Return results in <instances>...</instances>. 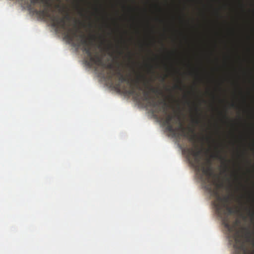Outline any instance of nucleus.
Returning a JSON list of instances; mask_svg holds the SVG:
<instances>
[{
	"label": "nucleus",
	"instance_id": "obj_5",
	"mask_svg": "<svg viewBox=\"0 0 254 254\" xmlns=\"http://www.w3.org/2000/svg\"><path fill=\"white\" fill-rule=\"evenodd\" d=\"M54 24H52V26L57 28H60L64 30L65 31V38L68 39L70 42H73L75 39H76V41L74 43V46L78 47L77 43L80 42L82 39L80 37L81 34L79 35L77 34V32L79 31V28L75 27V28H70L69 22L71 20V16L68 13H66V14L62 17H60L59 15L56 14ZM83 35H84L83 34Z\"/></svg>",
	"mask_w": 254,
	"mask_h": 254
},
{
	"label": "nucleus",
	"instance_id": "obj_8",
	"mask_svg": "<svg viewBox=\"0 0 254 254\" xmlns=\"http://www.w3.org/2000/svg\"><path fill=\"white\" fill-rule=\"evenodd\" d=\"M44 5V8L43 9L40 10L38 11V14L42 15L43 17L49 18L51 22L52 25L54 24V17H55V15L54 14H52L49 11V8L51 7V5L50 6H47L46 5Z\"/></svg>",
	"mask_w": 254,
	"mask_h": 254
},
{
	"label": "nucleus",
	"instance_id": "obj_2",
	"mask_svg": "<svg viewBox=\"0 0 254 254\" xmlns=\"http://www.w3.org/2000/svg\"><path fill=\"white\" fill-rule=\"evenodd\" d=\"M82 38L80 42H78V47L82 46V50L87 55V59L86 63L89 66L93 65L101 66L104 69L107 68L108 70L106 75V78L110 81H112L115 76L116 71L118 68H120L119 64L116 67H114L113 64H106L104 63L103 58L100 56L97 53L94 54L92 51V41L95 39L94 36H91L89 39H87L85 36L81 35Z\"/></svg>",
	"mask_w": 254,
	"mask_h": 254
},
{
	"label": "nucleus",
	"instance_id": "obj_1",
	"mask_svg": "<svg viewBox=\"0 0 254 254\" xmlns=\"http://www.w3.org/2000/svg\"><path fill=\"white\" fill-rule=\"evenodd\" d=\"M206 189L212 192L215 197L213 205L217 215L222 220L223 225L229 233L228 235L229 240L233 244L235 249L234 254H248L243 240L244 236L243 232H245V237L248 241L250 240L251 234L247 228H243L241 230H238L237 228L238 224L237 221L232 224L231 223L229 216L233 213L234 210L233 208L229 206L231 200L230 196L220 195L217 188L212 190L211 184L207 185Z\"/></svg>",
	"mask_w": 254,
	"mask_h": 254
},
{
	"label": "nucleus",
	"instance_id": "obj_20",
	"mask_svg": "<svg viewBox=\"0 0 254 254\" xmlns=\"http://www.w3.org/2000/svg\"><path fill=\"white\" fill-rule=\"evenodd\" d=\"M224 117L225 118H227V115H226V114H225L224 115Z\"/></svg>",
	"mask_w": 254,
	"mask_h": 254
},
{
	"label": "nucleus",
	"instance_id": "obj_15",
	"mask_svg": "<svg viewBox=\"0 0 254 254\" xmlns=\"http://www.w3.org/2000/svg\"><path fill=\"white\" fill-rule=\"evenodd\" d=\"M116 52L119 55H122L123 54V51L121 50H117Z\"/></svg>",
	"mask_w": 254,
	"mask_h": 254
},
{
	"label": "nucleus",
	"instance_id": "obj_22",
	"mask_svg": "<svg viewBox=\"0 0 254 254\" xmlns=\"http://www.w3.org/2000/svg\"><path fill=\"white\" fill-rule=\"evenodd\" d=\"M80 15H83V14H82V12H80Z\"/></svg>",
	"mask_w": 254,
	"mask_h": 254
},
{
	"label": "nucleus",
	"instance_id": "obj_17",
	"mask_svg": "<svg viewBox=\"0 0 254 254\" xmlns=\"http://www.w3.org/2000/svg\"><path fill=\"white\" fill-rule=\"evenodd\" d=\"M161 111L160 109H157L156 110V113H158Z\"/></svg>",
	"mask_w": 254,
	"mask_h": 254
},
{
	"label": "nucleus",
	"instance_id": "obj_3",
	"mask_svg": "<svg viewBox=\"0 0 254 254\" xmlns=\"http://www.w3.org/2000/svg\"><path fill=\"white\" fill-rule=\"evenodd\" d=\"M186 151L187 158L192 167L197 173L202 172V174L199 177L202 182L209 181L210 177H215L211 167V160L207 159L205 162L201 161L202 150L199 149L197 145H195L194 147L187 148Z\"/></svg>",
	"mask_w": 254,
	"mask_h": 254
},
{
	"label": "nucleus",
	"instance_id": "obj_6",
	"mask_svg": "<svg viewBox=\"0 0 254 254\" xmlns=\"http://www.w3.org/2000/svg\"><path fill=\"white\" fill-rule=\"evenodd\" d=\"M141 74L137 76L135 80H132L129 77L125 76L122 72L120 68H118L116 71L115 76L118 78L119 82L116 84V88L119 89L121 87V84L124 82H127L130 85V89L126 90V92L130 95H134L136 98L140 97V92H137L136 89L142 90V87L139 85L140 78Z\"/></svg>",
	"mask_w": 254,
	"mask_h": 254
},
{
	"label": "nucleus",
	"instance_id": "obj_21",
	"mask_svg": "<svg viewBox=\"0 0 254 254\" xmlns=\"http://www.w3.org/2000/svg\"><path fill=\"white\" fill-rule=\"evenodd\" d=\"M231 106H232V107H234L235 106V104H233H233H231Z\"/></svg>",
	"mask_w": 254,
	"mask_h": 254
},
{
	"label": "nucleus",
	"instance_id": "obj_7",
	"mask_svg": "<svg viewBox=\"0 0 254 254\" xmlns=\"http://www.w3.org/2000/svg\"><path fill=\"white\" fill-rule=\"evenodd\" d=\"M141 81H143V83L146 88H147L149 91H146L142 89L141 91H143V96L141 97L140 95L139 98H136L135 96H134L135 99L139 100L140 98H141L142 100L147 102L148 106L154 108L158 107L160 104V103L156 102L155 99L150 96V92L158 94H161L162 92L158 89L149 85L145 76L142 74H141L140 76V82ZM142 88H143L142 87Z\"/></svg>",
	"mask_w": 254,
	"mask_h": 254
},
{
	"label": "nucleus",
	"instance_id": "obj_23",
	"mask_svg": "<svg viewBox=\"0 0 254 254\" xmlns=\"http://www.w3.org/2000/svg\"><path fill=\"white\" fill-rule=\"evenodd\" d=\"M253 245L254 246V239L253 240Z\"/></svg>",
	"mask_w": 254,
	"mask_h": 254
},
{
	"label": "nucleus",
	"instance_id": "obj_13",
	"mask_svg": "<svg viewBox=\"0 0 254 254\" xmlns=\"http://www.w3.org/2000/svg\"><path fill=\"white\" fill-rule=\"evenodd\" d=\"M249 214L252 219L254 218V211L253 212H251L250 211H249Z\"/></svg>",
	"mask_w": 254,
	"mask_h": 254
},
{
	"label": "nucleus",
	"instance_id": "obj_4",
	"mask_svg": "<svg viewBox=\"0 0 254 254\" xmlns=\"http://www.w3.org/2000/svg\"><path fill=\"white\" fill-rule=\"evenodd\" d=\"M167 104L166 102L163 103V107H162L163 112L165 114V116L164 118L163 124L166 126V129L174 134V136H182L187 137L190 141L195 142L196 135L194 133V129L192 128H189V131L191 132L190 134L186 132V128L184 126L183 123L179 122V126L177 127H174L172 122L175 117V116L168 114L167 111Z\"/></svg>",
	"mask_w": 254,
	"mask_h": 254
},
{
	"label": "nucleus",
	"instance_id": "obj_18",
	"mask_svg": "<svg viewBox=\"0 0 254 254\" xmlns=\"http://www.w3.org/2000/svg\"><path fill=\"white\" fill-rule=\"evenodd\" d=\"M101 74L103 75V76L105 75L104 70L102 71V72L101 73Z\"/></svg>",
	"mask_w": 254,
	"mask_h": 254
},
{
	"label": "nucleus",
	"instance_id": "obj_14",
	"mask_svg": "<svg viewBox=\"0 0 254 254\" xmlns=\"http://www.w3.org/2000/svg\"><path fill=\"white\" fill-rule=\"evenodd\" d=\"M113 46H112L111 44H110V45H109L108 46V47H107L106 50H107V51H109V50H111V49H113Z\"/></svg>",
	"mask_w": 254,
	"mask_h": 254
},
{
	"label": "nucleus",
	"instance_id": "obj_9",
	"mask_svg": "<svg viewBox=\"0 0 254 254\" xmlns=\"http://www.w3.org/2000/svg\"><path fill=\"white\" fill-rule=\"evenodd\" d=\"M218 145H216L215 146V149L217 150V151L216 154L212 156V157L218 159L222 161V165L224 166V171L225 172L228 170L229 169V166L228 164V161L227 160L225 157L223 156L221 154L220 151L218 150Z\"/></svg>",
	"mask_w": 254,
	"mask_h": 254
},
{
	"label": "nucleus",
	"instance_id": "obj_24",
	"mask_svg": "<svg viewBox=\"0 0 254 254\" xmlns=\"http://www.w3.org/2000/svg\"><path fill=\"white\" fill-rule=\"evenodd\" d=\"M150 67V69H151V68H152V66H149Z\"/></svg>",
	"mask_w": 254,
	"mask_h": 254
},
{
	"label": "nucleus",
	"instance_id": "obj_12",
	"mask_svg": "<svg viewBox=\"0 0 254 254\" xmlns=\"http://www.w3.org/2000/svg\"><path fill=\"white\" fill-rule=\"evenodd\" d=\"M232 175L234 177L235 181L237 182H238L239 184L242 186V184L240 183L239 182V178L238 177V174L236 172H234V173H233Z\"/></svg>",
	"mask_w": 254,
	"mask_h": 254
},
{
	"label": "nucleus",
	"instance_id": "obj_19",
	"mask_svg": "<svg viewBox=\"0 0 254 254\" xmlns=\"http://www.w3.org/2000/svg\"><path fill=\"white\" fill-rule=\"evenodd\" d=\"M115 53V51H114L113 52H112V53H110V55L111 56H112L113 55V54H114Z\"/></svg>",
	"mask_w": 254,
	"mask_h": 254
},
{
	"label": "nucleus",
	"instance_id": "obj_11",
	"mask_svg": "<svg viewBox=\"0 0 254 254\" xmlns=\"http://www.w3.org/2000/svg\"><path fill=\"white\" fill-rule=\"evenodd\" d=\"M195 111L196 112L197 118H196L195 119H193L192 120V122H193V123L195 124V125H198L200 123L201 120L200 119V115L198 113V108L197 107H195Z\"/></svg>",
	"mask_w": 254,
	"mask_h": 254
},
{
	"label": "nucleus",
	"instance_id": "obj_16",
	"mask_svg": "<svg viewBox=\"0 0 254 254\" xmlns=\"http://www.w3.org/2000/svg\"><path fill=\"white\" fill-rule=\"evenodd\" d=\"M175 88L176 89H179V90H182V88L181 87V86H179V85H175Z\"/></svg>",
	"mask_w": 254,
	"mask_h": 254
},
{
	"label": "nucleus",
	"instance_id": "obj_10",
	"mask_svg": "<svg viewBox=\"0 0 254 254\" xmlns=\"http://www.w3.org/2000/svg\"><path fill=\"white\" fill-rule=\"evenodd\" d=\"M30 2L33 5L37 3H42L44 5H46L47 6L52 5L50 0H30Z\"/></svg>",
	"mask_w": 254,
	"mask_h": 254
}]
</instances>
